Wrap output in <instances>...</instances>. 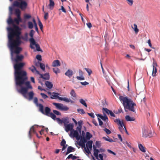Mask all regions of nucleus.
Instances as JSON below:
<instances>
[{"instance_id":"32","label":"nucleus","mask_w":160,"mask_h":160,"mask_svg":"<svg viewBox=\"0 0 160 160\" xmlns=\"http://www.w3.org/2000/svg\"><path fill=\"white\" fill-rule=\"evenodd\" d=\"M138 147L140 150L142 152H146L145 148L142 144H139L138 145Z\"/></svg>"},{"instance_id":"19","label":"nucleus","mask_w":160,"mask_h":160,"mask_svg":"<svg viewBox=\"0 0 160 160\" xmlns=\"http://www.w3.org/2000/svg\"><path fill=\"white\" fill-rule=\"evenodd\" d=\"M65 74L70 78L73 74V72L72 70L68 69L65 73Z\"/></svg>"},{"instance_id":"62","label":"nucleus","mask_w":160,"mask_h":160,"mask_svg":"<svg viewBox=\"0 0 160 160\" xmlns=\"http://www.w3.org/2000/svg\"><path fill=\"white\" fill-rule=\"evenodd\" d=\"M107 151H108V152L109 153H110L111 154H112L113 155H116V154L115 152H113V151H111L110 150L108 149Z\"/></svg>"},{"instance_id":"11","label":"nucleus","mask_w":160,"mask_h":160,"mask_svg":"<svg viewBox=\"0 0 160 160\" xmlns=\"http://www.w3.org/2000/svg\"><path fill=\"white\" fill-rule=\"evenodd\" d=\"M80 141L79 142L78 144L79 146L82 147H85V144L87 141V139L84 137L80 136Z\"/></svg>"},{"instance_id":"50","label":"nucleus","mask_w":160,"mask_h":160,"mask_svg":"<svg viewBox=\"0 0 160 160\" xmlns=\"http://www.w3.org/2000/svg\"><path fill=\"white\" fill-rule=\"evenodd\" d=\"M53 112L55 114H56L57 115H60V116L61 115V113L59 112L57 110H53Z\"/></svg>"},{"instance_id":"16","label":"nucleus","mask_w":160,"mask_h":160,"mask_svg":"<svg viewBox=\"0 0 160 160\" xmlns=\"http://www.w3.org/2000/svg\"><path fill=\"white\" fill-rule=\"evenodd\" d=\"M82 121L81 120L78 121V126L77 127L76 129L78 130L79 132L80 133L82 131Z\"/></svg>"},{"instance_id":"31","label":"nucleus","mask_w":160,"mask_h":160,"mask_svg":"<svg viewBox=\"0 0 160 160\" xmlns=\"http://www.w3.org/2000/svg\"><path fill=\"white\" fill-rule=\"evenodd\" d=\"M14 22H15L17 25H18L19 22H22V19L21 17H18L17 18H15L14 19Z\"/></svg>"},{"instance_id":"45","label":"nucleus","mask_w":160,"mask_h":160,"mask_svg":"<svg viewBox=\"0 0 160 160\" xmlns=\"http://www.w3.org/2000/svg\"><path fill=\"white\" fill-rule=\"evenodd\" d=\"M127 1L128 4L130 6H132L133 3V0H126Z\"/></svg>"},{"instance_id":"42","label":"nucleus","mask_w":160,"mask_h":160,"mask_svg":"<svg viewBox=\"0 0 160 160\" xmlns=\"http://www.w3.org/2000/svg\"><path fill=\"white\" fill-rule=\"evenodd\" d=\"M28 26L29 29H32L33 27V24L31 22H28Z\"/></svg>"},{"instance_id":"29","label":"nucleus","mask_w":160,"mask_h":160,"mask_svg":"<svg viewBox=\"0 0 160 160\" xmlns=\"http://www.w3.org/2000/svg\"><path fill=\"white\" fill-rule=\"evenodd\" d=\"M49 1L50 9L51 10H52L55 5L54 2L53 0H49Z\"/></svg>"},{"instance_id":"48","label":"nucleus","mask_w":160,"mask_h":160,"mask_svg":"<svg viewBox=\"0 0 160 160\" xmlns=\"http://www.w3.org/2000/svg\"><path fill=\"white\" fill-rule=\"evenodd\" d=\"M77 111L80 114H84L85 113V111L82 109H78Z\"/></svg>"},{"instance_id":"35","label":"nucleus","mask_w":160,"mask_h":160,"mask_svg":"<svg viewBox=\"0 0 160 160\" xmlns=\"http://www.w3.org/2000/svg\"><path fill=\"white\" fill-rule=\"evenodd\" d=\"M134 27H132V28L134 29L135 33L137 34L139 31V30L137 28V25L136 24H134L133 25Z\"/></svg>"},{"instance_id":"58","label":"nucleus","mask_w":160,"mask_h":160,"mask_svg":"<svg viewBox=\"0 0 160 160\" xmlns=\"http://www.w3.org/2000/svg\"><path fill=\"white\" fill-rule=\"evenodd\" d=\"M63 101L66 102H70L71 101V100H70V99H68L67 98H63Z\"/></svg>"},{"instance_id":"38","label":"nucleus","mask_w":160,"mask_h":160,"mask_svg":"<svg viewBox=\"0 0 160 160\" xmlns=\"http://www.w3.org/2000/svg\"><path fill=\"white\" fill-rule=\"evenodd\" d=\"M92 137V135L89 132H86V138L87 140H89Z\"/></svg>"},{"instance_id":"46","label":"nucleus","mask_w":160,"mask_h":160,"mask_svg":"<svg viewBox=\"0 0 160 160\" xmlns=\"http://www.w3.org/2000/svg\"><path fill=\"white\" fill-rule=\"evenodd\" d=\"M8 22L9 24H13L14 21L12 19L11 17H10L8 21Z\"/></svg>"},{"instance_id":"41","label":"nucleus","mask_w":160,"mask_h":160,"mask_svg":"<svg viewBox=\"0 0 160 160\" xmlns=\"http://www.w3.org/2000/svg\"><path fill=\"white\" fill-rule=\"evenodd\" d=\"M53 72L56 74L59 73L60 72V71L59 69L58 68H53Z\"/></svg>"},{"instance_id":"63","label":"nucleus","mask_w":160,"mask_h":160,"mask_svg":"<svg viewBox=\"0 0 160 160\" xmlns=\"http://www.w3.org/2000/svg\"><path fill=\"white\" fill-rule=\"evenodd\" d=\"M61 10L63 12H64L65 13H66V11L65 9V8H64V7L62 6H61V9H59V10Z\"/></svg>"},{"instance_id":"5","label":"nucleus","mask_w":160,"mask_h":160,"mask_svg":"<svg viewBox=\"0 0 160 160\" xmlns=\"http://www.w3.org/2000/svg\"><path fill=\"white\" fill-rule=\"evenodd\" d=\"M20 2L15 1L13 3V6L14 7H16L19 8L22 10H25L28 6L27 3L24 0H21Z\"/></svg>"},{"instance_id":"7","label":"nucleus","mask_w":160,"mask_h":160,"mask_svg":"<svg viewBox=\"0 0 160 160\" xmlns=\"http://www.w3.org/2000/svg\"><path fill=\"white\" fill-rule=\"evenodd\" d=\"M152 136L151 130L148 128H145L142 131V137H150Z\"/></svg>"},{"instance_id":"55","label":"nucleus","mask_w":160,"mask_h":160,"mask_svg":"<svg viewBox=\"0 0 160 160\" xmlns=\"http://www.w3.org/2000/svg\"><path fill=\"white\" fill-rule=\"evenodd\" d=\"M56 120L57 122H58L59 124H62L63 123V121L62 120H61L60 118H56Z\"/></svg>"},{"instance_id":"43","label":"nucleus","mask_w":160,"mask_h":160,"mask_svg":"<svg viewBox=\"0 0 160 160\" xmlns=\"http://www.w3.org/2000/svg\"><path fill=\"white\" fill-rule=\"evenodd\" d=\"M40 68L43 70L44 71L45 68V66L44 64L41 62L39 65Z\"/></svg>"},{"instance_id":"61","label":"nucleus","mask_w":160,"mask_h":160,"mask_svg":"<svg viewBox=\"0 0 160 160\" xmlns=\"http://www.w3.org/2000/svg\"><path fill=\"white\" fill-rule=\"evenodd\" d=\"M65 144H66L65 140L64 139H62V141L61 142V144H60L61 145V146H64V145H65Z\"/></svg>"},{"instance_id":"1","label":"nucleus","mask_w":160,"mask_h":160,"mask_svg":"<svg viewBox=\"0 0 160 160\" xmlns=\"http://www.w3.org/2000/svg\"><path fill=\"white\" fill-rule=\"evenodd\" d=\"M25 65L24 63H16L14 65L15 81L16 85L21 87L18 90V92L22 94L25 98H27L26 94L29 89H32V87L30 82L27 81V73L22 68Z\"/></svg>"},{"instance_id":"22","label":"nucleus","mask_w":160,"mask_h":160,"mask_svg":"<svg viewBox=\"0 0 160 160\" xmlns=\"http://www.w3.org/2000/svg\"><path fill=\"white\" fill-rule=\"evenodd\" d=\"M29 69L31 70L32 72L34 73L35 72L37 74L39 75L40 74L39 72L36 70V68L34 66H32L31 67L29 68Z\"/></svg>"},{"instance_id":"59","label":"nucleus","mask_w":160,"mask_h":160,"mask_svg":"<svg viewBox=\"0 0 160 160\" xmlns=\"http://www.w3.org/2000/svg\"><path fill=\"white\" fill-rule=\"evenodd\" d=\"M148 44L150 48H154L152 47V45L151 43V40L150 39H149L148 40Z\"/></svg>"},{"instance_id":"25","label":"nucleus","mask_w":160,"mask_h":160,"mask_svg":"<svg viewBox=\"0 0 160 160\" xmlns=\"http://www.w3.org/2000/svg\"><path fill=\"white\" fill-rule=\"evenodd\" d=\"M45 84L46 87L49 89H51L52 88L53 84L51 82L49 81H46Z\"/></svg>"},{"instance_id":"17","label":"nucleus","mask_w":160,"mask_h":160,"mask_svg":"<svg viewBox=\"0 0 160 160\" xmlns=\"http://www.w3.org/2000/svg\"><path fill=\"white\" fill-rule=\"evenodd\" d=\"M60 66V63L59 60H55L52 63V66L53 67H58Z\"/></svg>"},{"instance_id":"47","label":"nucleus","mask_w":160,"mask_h":160,"mask_svg":"<svg viewBox=\"0 0 160 160\" xmlns=\"http://www.w3.org/2000/svg\"><path fill=\"white\" fill-rule=\"evenodd\" d=\"M103 138L105 140L109 142H112L113 141V140L112 138H110L109 137L108 138L103 137Z\"/></svg>"},{"instance_id":"9","label":"nucleus","mask_w":160,"mask_h":160,"mask_svg":"<svg viewBox=\"0 0 160 160\" xmlns=\"http://www.w3.org/2000/svg\"><path fill=\"white\" fill-rule=\"evenodd\" d=\"M35 31L33 29L31 30L29 33V36L31 38L29 39V41L30 42V47L31 48H33L31 46L32 45H34L35 44V40L33 38V35L35 33Z\"/></svg>"},{"instance_id":"26","label":"nucleus","mask_w":160,"mask_h":160,"mask_svg":"<svg viewBox=\"0 0 160 160\" xmlns=\"http://www.w3.org/2000/svg\"><path fill=\"white\" fill-rule=\"evenodd\" d=\"M125 119L128 121H133L135 120L134 118L133 117H131L129 115L126 116Z\"/></svg>"},{"instance_id":"24","label":"nucleus","mask_w":160,"mask_h":160,"mask_svg":"<svg viewBox=\"0 0 160 160\" xmlns=\"http://www.w3.org/2000/svg\"><path fill=\"white\" fill-rule=\"evenodd\" d=\"M51 109L50 108L48 107H46L45 108V112L44 111V113L47 116H48L49 114L51 113Z\"/></svg>"},{"instance_id":"14","label":"nucleus","mask_w":160,"mask_h":160,"mask_svg":"<svg viewBox=\"0 0 160 160\" xmlns=\"http://www.w3.org/2000/svg\"><path fill=\"white\" fill-rule=\"evenodd\" d=\"M93 148L94 155L96 158L98 159L99 155L98 154L99 152V150L98 149H96L95 146L94 145L93 146Z\"/></svg>"},{"instance_id":"39","label":"nucleus","mask_w":160,"mask_h":160,"mask_svg":"<svg viewBox=\"0 0 160 160\" xmlns=\"http://www.w3.org/2000/svg\"><path fill=\"white\" fill-rule=\"evenodd\" d=\"M157 72V68L155 67H153V71L152 72V75L153 76H155L156 75V73Z\"/></svg>"},{"instance_id":"28","label":"nucleus","mask_w":160,"mask_h":160,"mask_svg":"<svg viewBox=\"0 0 160 160\" xmlns=\"http://www.w3.org/2000/svg\"><path fill=\"white\" fill-rule=\"evenodd\" d=\"M29 97L28 99L30 100H32L33 97L34 93L32 91H31L29 92L28 93Z\"/></svg>"},{"instance_id":"10","label":"nucleus","mask_w":160,"mask_h":160,"mask_svg":"<svg viewBox=\"0 0 160 160\" xmlns=\"http://www.w3.org/2000/svg\"><path fill=\"white\" fill-rule=\"evenodd\" d=\"M34 102L37 106L39 107V111L42 114H44V112L43 106L42 104L38 103V99L37 98H34Z\"/></svg>"},{"instance_id":"56","label":"nucleus","mask_w":160,"mask_h":160,"mask_svg":"<svg viewBox=\"0 0 160 160\" xmlns=\"http://www.w3.org/2000/svg\"><path fill=\"white\" fill-rule=\"evenodd\" d=\"M31 16L30 15L26 14L24 15V18L25 19H29L31 18Z\"/></svg>"},{"instance_id":"44","label":"nucleus","mask_w":160,"mask_h":160,"mask_svg":"<svg viewBox=\"0 0 160 160\" xmlns=\"http://www.w3.org/2000/svg\"><path fill=\"white\" fill-rule=\"evenodd\" d=\"M123 126H125L123 125L120 126H119V127H118V128H119V130L122 133H123V132L124 131V130H125L124 128H123Z\"/></svg>"},{"instance_id":"64","label":"nucleus","mask_w":160,"mask_h":160,"mask_svg":"<svg viewBox=\"0 0 160 160\" xmlns=\"http://www.w3.org/2000/svg\"><path fill=\"white\" fill-rule=\"evenodd\" d=\"M109 114L112 117H115V114L112 112V111L111 110L110 112H109Z\"/></svg>"},{"instance_id":"20","label":"nucleus","mask_w":160,"mask_h":160,"mask_svg":"<svg viewBox=\"0 0 160 160\" xmlns=\"http://www.w3.org/2000/svg\"><path fill=\"white\" fill-rule=\"evenodd\" d=\"M75 151V148L71 146H69L67 148V151L66 153V155L68 154L70 152Z\"/></svg>"},{"instance_id":"13","label":"nucleus","mask_w":160,"mask_h":160,"mask_svg":"<svg viewBox=\"0 0 160 160\" xmlns=\"http://www.w3.org/2000/svg\"><path fill=\"white\" fill-rule=\"evenodd\" d=\"M38 125H33L30 128V130L29 132V135L30 137L31 138V134L32 133H36L37 136H38V134L36 133V131H35L34 130V127H38Z\"/></svg>"},{"instance_id":"33","label":"nucleus","mask_w":160,"mask_h":160,"mask_svg":"<svg viewBox=\"0 0 160 160\" xmlns=\"http://www.w3.org/2000/svg\"><path fill=\"white\" fill-rule=\"evenodd\" d=\"M63 123L64 124V126L67 124V123H69V120L68 118L66 117L62 119Z\"/></svg>"},{"instance_id":"54","label":"nucleus","mask_w":160,"mask_h":160,"mask_svg":"<svg viewBox=\"0 0 160 160\" xmlns=\"http://www.w3.org/2000/svg\"><path fill=\"white\" fill-rule=\"evenodd\" d=\"M76 78L79 80H82L85 79L82 76L81 77L77 76L76 77Z\"/></svg>"},{"instance_id":"12","label":"nucleus","mask_w":160,"mask_h":160,"mask_svg":"<svg viewBox=\"0 0 160 160\" xmlns=\"http://www.w3.org/2000/svg\"><path fill=\"white\" fill-rule=\"evenodd\" d=\"M17 55L16 56L15 58L14 61L16 63H18V62L21 61L24 58V56L23 55H18V54H16Z\"/></svg>"},{"instance_id":"53","label":"nucleus","mask_w":160,"mask_h":160,"mask_svg":"<svg viewBox=\"0 0 160 160\" xmlns=\"http://www.w3.org/2000/svg\"><path fill=\"white\" fill-rule=\"evenodd\" d=\"M40 95L42 96V97L44 99H46L48 98V96H47V95L44 93H41Z\"/></svg>"},{"instance_id":"34","label":"nucleus","mask_w":160,"mask_h":160,"mask_svg":"<svg viewBox=\"0 0 160 160\" xmlns=\"http://www.w3.org/2000/svg\"><path fill=\"white\" fill-rule=\"evenodd\" d=\"M15 14L17 16V17H21V12L19 9H16L15 10Z\"/></svg>"},{"instance_id":"2","label":"nucleus","mask_w":160,"mask_h":160,"mask_svg":"<svg viewBox=\"0 0 160 160\" xmlns=\"http://www.w3.org/2000/svg\"><path fill=\"white\" fill-rule=\"evenodd\" d=\"M8 46L12 58L13 53L19 54L22 50L21 48L19 47L22 42L20 37L21 29L18 26L13 24V27H8Z\"/></svg>"},{"instance_id":"49","label":"nucleus","mask_w":160,"mask_h":160,"mask_svg":"<svg viewBox=\"0 0 160 160\" xmlns=\"http://www.w3.org/2000/svg\"><path fill=\"white\" fill-rule=\"evenodd\" d=\"M85 69L88 73L89 76L92 73V72L90 69L87 68H85Z\"/></svg>"},{"instance_id":"23","label":"nucleus","mask_w":160,"mask_h":160,"mask_svg":"<svg viewBox=\"0 0 160 160\" xmlns=\"http://www.w3.org/2000/svg\"><path fill=\"white\" fill-rule=\"evenodd\" d=\"M98 116L103 121H106L107 120H108V118L105 114H104V116L101 114H98Z\"/></svg>"},{"instance_id":"51","label":"nucleus","mask_w":160,"mask_h":160,"mask_svg":"<svg viewBox=\"0 0 160 160\" xmlns=\"http://www.w3.org/2000/svg\"><path fill=\"white\" fill-rule=\"evenodd\" d=\"M38 25L40 27V29L42 30L43 28V26L41 22L39 20H38Z\"/></svg>"},{"instance_id":"15","label":"nucleus","mask_w":160,"mask_h":160,"mask_svg":"<svg viewBox=\"0 0 160 160\" xmlns=\"http://www.w3.org/2000/svg\"><path fill=\"white\" fill-rule=\"evenodd\" d=\"M40 75V77L45 80H49L50 78L49 74L48 73H46L44 75L41 74H39Z\"/></svg>"},{"instance_id":"18","label":"nucleus","mask_w":160,"mask_h":160,"mask_svg":"<svg viewBox=\"0 0 160 160\" xmlns=\"http://www.w3.org/2000/svg\"><path fill=\"white\" fill-rule=\"evenodd\" d=\"M115 122L119 126L123 125L124 123L123 120H120L119 119H117L114 120Z\"/></svg>"},{"instance_id":"40","label":"nucleus","mask_w":160,"mask_h":160,"mask_svg":"<svg viewBox=\"0 0 160 160\" xmlns=\"http://www.w3.org/2000/svg\"><path fill=\"white\" fill-rule=\"evenodd\" d=\"M102 111L104 113V112H106V113H107L108 114H109V112H110L111 110L108 109L107 108H103L102 109Z\"/></svg>"},{"instance_id":"36","label":"nucleus","mask_w":160,"mask_h":160,"mask_svg":"<svg viewBox=\"0 0 160 160\" xmlns=\"http://www.w3.org/2000/svg\"><path fill=\"white\" fill-rule=\"evenodd\" d=\"M48 116L51 117L54 120H55L57 118L56 117L55 114L52 113V112H51Z\"/></svg>"},{"instance_id":"8","label":"nucleus","mask_w":160,"mask_h":160,"mask_svg":"<svg viewBox=\"0 0 160 160\" xmlns=\"http://www.w3.org/2000/svg\"><path fill=\"white\" fill-rule=\"evenodd\" d=\"M93 143V142L92 141H89L87 142L86 144V147L85 145V147H83L84 148L85 151L88 154L90 153V150L92 149V144Z\"/></svg>"},{"instance_id":"21","label":"nucleus","mask_w":160,"mask_h":160,"mask_svg":"<svg viewBox=\"0 0 160 160\" xmlns=\"http://www.w3.org/2000/svg\"><path fill=\"white\" fill-rule=\"evenodd\" d=\"M70 94L73 100H75L76 99L77 94L74 89H72L71 90Z\"/></svg>"},{"instance_id":"4","label":"nucleus","mask_w":160,"mask_h":160,"mask_svg":"<svg viewBox=\"0 0 160 160\" xmlns=\"http://www.w3.org/2000/svg\"><path fill=\"white\" fill-rule=\"evenodd\" d=\"M65 129L67 132L70 131L69 135L71 137H75L76 139L78 140H79L80 136L77 130H74L73 129L74 125L73 124H67L64 126Z\"/></svg>"},{"instance_id":"27","label":"nucleus","mask_w":160,"mask_h":160,"mask_svg":"<svg viewBox=\"0 0 160 160\" xmlns=\"http://www.w3.org/2000/svg\"><path fill=\"white\" fill-rule=\"evenodd\" d=\"M33 45H35V47H36V49H37V51H41V48H40L39 45L38 44H37V43H36L35 42V44L32 45H31V46L33 48H31L34 49V47L33 46Z\"/></svg>"},{"instance_id":"52","label":"nucleus","mask_w":160,"mask_h":160,"mask_svg":"<svg viewBox=\"0 0 160 160\" xmlns=\"http://www.w3.org/2000/svg\"><path fill=\"white\" fill-rule=\"evenodd\" d=\"M104 131L106 132V133L107 134H109L111 133V131L109 130L107 128H105L104 129Z\"/></svg>"},{"instance_id":"57","label":"nucleus","mask_w":160,"mask_h":160,"mask_svg":"<svg viewBox=\"0 0 160 160\" xmlns=\"http://www.w3.org/2000/svg\"><path fill=\"white\" fill-rule=\"evenodd\" d=\"M36 58L39 61L42 60V57L40 55H38L36 56Z\"/></svg>"},{"instance_id":"3","label":"nucleus","mask_w":160,"mask_h":160,"mask_svg":"<svg viewBox=\"0 0 160 160\" xmlns=\"http://www.w3.org/2000/svg\"><path fill=\"white\" fill-rule=\"evenodd\" d=\"M119 99L121 102H123L125 111L127 112L128 110L132 112H135V107H136V105L131 99L127 97L120 96Z\"/></svg>"},{"instance_id":"30","label":"nucleus","mask_w":160,"mask_h":160,"mask_svg":"<svg viewBox=\"0 0 160 160\" xmlns=\"http://www.w3.org/2000/svg\"><path fill=\"white\" fill-rule=\"evenodd\" d=\"M59 94L58 93L53 92L50 97L52 99H56L58 98V96Z\"/></svg>"},{"instance_id":"60","label":"nucleus","mask_w":160,"mask_h":160,"mask_svg":"<svg viewBox=\"0 0 160 160\" xmlns=\"http://www.w3.org/2000/svg\"><path fill=\"white\" fill-rule=\"evenodd\" d=\"M48 12H46L45 13L44 16V18L45 20L48 19Z\"/></svg>"},{"instance_id":"37","label":"nucleus","mask_w":160,"mask_h":160,"mask_svg":"<svg viewBox=\"0 0 160 160\" xmlns=\"http://www.w3.org/2000/svg\"><path fill=\"white\" fill-rule=\"evenodd\" d=\"M79 102L80 103H81L82 105H83L86 107H87V105L86 103L85 102V101L84 100L82 99H80L79 100Z\"/></svg>"},{"instance_id":"6","label":"nucleus","mask_w":160,"mask_h":160,"mask_svg":"<svg viewBox=\"0 0 160 160\" xmlns=\"http://www.w3.org/2000/svg\"><path fill=\"white\" fill-rule=\"evenodd\" d=\"M52 104L56 108L60 110L66 111L69 109V108L66 106L63 105L62 103L53 102Z\"/></svg>"}]
</instances>
